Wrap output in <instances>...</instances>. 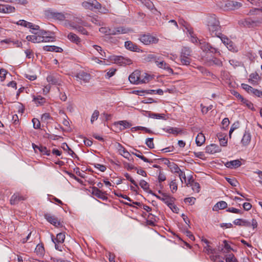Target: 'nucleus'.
<instances>
[{
	"label": "nucleus",
	"mask_w": 262,
	"mask_h": 262,
	"mask_svg": "<svg viewBox=\"0 0 262 262\" xmlns=\"http://www.w3.org/2000/svg\"><path fill=\"white\" fill-rule=\"evenodd\" d=\"M217 137L219 140L221 146H227V139L226 138V136H223L222 133H219L217 134Z\"/></svg>",
	"instance_id": "c85d7f7f"
},
{
	"label": "nucleus",
	"mask_w": 262,
	"mask_h": 262,
	"mask_svg": "<svg viewBox=\"0 0 262 262\" xmlns=\"http://www.w3.org/2000/svg\"><path fill=\"white\" fill-rule=\"evenodd\" d=\"M251 135L249 131L245 130L241 140V143L243 146H247L250 143Z\"/></svg>",
	"instance_id": "6ab92c4d"
},
{
	"label": "nucleus",
	"mask_w": 262,
	"mask_h": 262,
	"mask_svg": "<svg viewBox=\"0 0 262 262\" xmlns=\"http://www.w3.org/2000/svg\"><path fill=\"white\" fill-rule=\"evenodd\" d=\"M169 185H170V188L171 190L172 193H174V192H176L177 190L178 186L175 180L171 181Z\"/></svg>",
	"instance_id": "3c124183"
},
{
	"label": "nucleus",
	"mask_w": 262,
	"mask_h": 262,
	"mask_svg": "<svg viewBox=\"0 0 262 262\" xmlns=\"http://www.w3.org/2000/svg\"><path fill=\"white\" fill-rule=\"evenodd\" d=\"M120 154L126 159H129L130 154L124 148L120 149L119 150Z\"/></svg>",
	"instance_id": "6e6d98bb"
},
{
	"label": "nucleus",
	"mask_w": 262,
	"mask_h": 262,
	"mask_svg": "<svg viewBox=\"0 0 262 262\" xmlns=\"http://www.w3.org/2000/svg\"><path fill=\"white\" fill-rule=\"evenodd\" d=\"M63 49L61 48L54 45H50V52L61 53Z\"/></svg>",
	"instance_id": "8fccbe9b"
},
{
	"label": "nucleus",
	"mask_w": 262,
	"mask_h": 262,
	"mask_svg": "<svg viewBox=\"0 0 262 262\" xmlns=\"http://www.w3.org/2000/svg\"><path fill=\"white\" fill-rule=\"evenodd\" d=\"M15 9L14 7L8 5L0 4V12L4 13H10L14 12Z\"/></svg>",
	"instance_id": "aec40b11"
},
{
	"label": "nucleus",
	"mask_w": 262,
	"mask_h": 262,
	"mask_svg": "<svg viewBox=\"0 0 262 262\" xmlns=\"http://www.w3.org/2000/svg\"><path fill=\"white\" fill-rule=\"evenodd\" d=\"M124 176L126 178L127 180L129 181L134 185H135L136 187H138L137 183L135 182V181L130 176V175L126 173L124 174Z\"/></svg>",
	"instance_id": "338daca9"
},
{
	"label": "nucleus",
	"mask_w": 262,
	"mask_h": 262,
	"mask_svg": "<svg viewBox=\"0 0 262 262\" xmlns=\"http://www.w3.org/2000/svg\"><path fill=\"white\" fill-rule=\"evenodd\" d=\"M191 51L188 47H185L182 49L180 58L183 65L188 66L190 64L191 61Z\"/></svg>",
	"instance_id": "7ed1b4c3"
},
{
	"label": "nucleus",
	"mask_w": 262,
	"mask_h": 262,
	"mask_svg": "<svg viewBox=\"0 0 262 262\" xmlns=\"http://www.w3.org/2000/svg\"><path fill=\"white\" fill-rule=\"evenodd\" d=\"M238 127V122H236V123H233L231 128H230V129L229 130V136L230 138L231 137V134L232 133H233V132L236 129V128H237Z\"/></svg>",
	"instance_id": "0e129e2a"
},
{
	"label": "nucleus",
	"mask_w": 262,
	"mask_h": 262,
	"mask_svg": "<svg viewBox=\"0 0 262 262\" xmlns=\"http://www.w3.org/2000/svg\"><path fill=\"white\" fill-rule=\"evenodd\" d=\"M216 37L220 38L222 42L227 47L229 45V43L231 41L226 36L223 35L222 33L219 34Z\"/></svg>",
	"instance_id": "f704fd0d"
},
{
	"label": "nucleus",
	"mask_w": 262,
	"mask_h": 262,
	"mask_svg": "<svg viewBox=\"0 0 262 262\" xmlns=\"http://www.w3.org/2000/svg\"><path fill=\"white\" fill-rule=\"evenodd\" d=\"M118 123L119 125L123 126L122 129L126 128H129L132 126L131 123L126 120L120 121L118 122Z\"/></svg>",
	"instance_id": "de8ad7c7"
},
{
	"label": "nucleus",
	"mask_w": 262,
	"mask_h": 262,
	"mask_svg": "<svg viewBox=\"0 0 262 262\" xmlns=\"http://www.w3.org/2000/svg\"><path fill=\"white\" fill-rule=\"evenodd\" d=\"M160 57H157L154 54H149L146 57V60L147 61H154L156 63V61H159Z\"/></svg>",
	"instance_id": "37998d69"
},
{
	"label": "nucleus",
	"mask_w": 262,
	"mask_h": 262,
	"mask_svg": "<svg viewBox=\"0 0 262 262\" xmlns=\"http://www.w3.org/2000/svg\"><path fill=\"white\" fill-rule=\"evenodd\" d=\"M139 40L144 45L157 43L158 39L150 34H144L140 36Z\"/></svg>",
	"instance_id": "0eeeda50"
},
{
	"label": "nucleus",
	"mask_w": 262,
	"mask_h": 262,
	"mask_svg": "<svg viewBox=\"0 0 262 262\" xmlns=\"http://www.w3.org/2000/svg\"><path fill=\"white\" fill-rule=\"evenodd\" d=\"M242 87L244 90H245L248 93H251V94L252 93V92L254 89L252 86L249 85L248 84H245V83L242 84Z\"/></svg>",
	"instance_id": "49530a36"
},
{
	"label": "nucleus",
	"mask_w": 262,
	"mask_h": 262,
	"mask_svg": "<svg viewBox=\"0 0 262 262\" xmlns=\"http://www.w3.org/2000/svg\"><path fill=\"white\" fill-rule=\"evenodd\" d=\"M205 150L207 153L210 154H214L221 151V149L220 146L215 144H211L207 146L205 148Z\"/></svg>",
	"instance_id": "2eb2a0df"
},
{
	"label": "nucleus",
	"mask_w": 262,
	"mask_h": 262,
	"mask_svg": "<svg viewBox=\"0 0 262 262\" xmlns=\"http://www.w3.org/2000/svg\"><path fill=\"white\" fill-rule=\"evenodd\" d=\"M99 116V112L98 110H95L93 112L91 118V123H93L94 121L96 120Z\"/></svg>",
	"instance_id": "603ef678"
},
{
	"label": "nucleus",
	"mask_w": 262,
	"mask_h": 262,
	"mask_svg": "<svg viewBox=\"0 0 262 262\" xmlns=\"http://www.w3.org/2000/svg\"><path fill=\"white\" fill-rule=\"evenodd\" d=\"M111 31L112 29L107 27H101L99 29V31L101 33H103L106 35H111Z\"/></svg>",
	"instance_id": "a18cd8bd"
},
{
	"label": "nucleus",
	"mask_w": 262,
	"mask_h": 262,
	"mask_svg": "<svg viewBox=\"0 0 262 262\" xmlns=\"http://www.w3.org/2000/svg\"><path fill=\"white\" fill-rule=\"evenodd\" d=\"M211 62H212V64L216 65L219 67H221L223 65L222 61L217 58H213L211 61Z\"/></svg>",
	"instance_id": "e2e57ef3"
},
{
	"label": "nucleus",
	"mask_w": 262,
	"mask_h": 262,
	"mask_svg": "<svg viewBox=\"0 0 262 262\" xmlns=\"http://www.w3.org/2000/svg\"><path fill=\"white\" fill-rule=\"evenodd\" d=\"M226 47L228 49L229 51L233 53L237 52L238 51V47L236 46H235V43L232 41Z\"/></svg>",
	"instance_id": "4c0bfd02"
},
{
	"label": "nucleus",
	"mask_w": 262,
	"mask_h": 262,
	"mask_svg": "<svg viewBox=\"0 0 262 262\" xmlns=\"http://www.w3.org/2000/svg\"><path fill=\"white\" fill-rule=\"evenodd\" d=\"M132 31V30L129 28H125L123 27H117L114 29H112L111 35H117L120 34H126Z\"/></svg>",
	"instance_id": "dca6fc26"
},
{
	"label": "nucleus",
	"mask_w": 262,
	"mask_h": 262,
	"mask_svg": "<svg viewBox=\"0 0 262 262\" xmlns=\"http://www.w3.org/2000/svg\"><path fill=\"white\" fill-rule=\"evenodd\" d=\"M26 199V197L20 195L18 193H16L12 195L10 203L11 205H14L18 204L20 201L25 200Z\"/></svg>",
	"instance_id": "ddd939ff"
},
{
	"label": "nucleus",
	"mask_w": 262,
	"mask_h": 262,
	"mask_svg": "<svg viewBox=\"0 0 262 262\" xmlns=\"http://www.w3.org/2000/svg\"><path fill=\"white\" fill-rule=\"evenodd\" d=\"M115 62L122 64H130L132 63V60L129 58H125L123 56H113Z\"/></svg>",
	"instance_id": "4468645a"
},
{
	"label": "nucleus",
	"mask_w": 262,
	"mask_h": 262,
	"mask_svg": "<svg viewBox=\"0 0 262 262\" xmlns=\"http://www.w3.org/2000/svg\"><path fill=\"white\" fill-rule=\"evenodd\" d=\"M259 77L258 74L256 73H253L249 75V81L252 84H256L257 81L259 79Z\"/></svg>",
	"instance_id": "a878e982"
},
{
	"label": "nucleus",
	"mask_w": 262,
	"mask_h": 262,
	"mask_svg": "<svg viewBox=\"0 0 262 262\" xmlns=\"http://www.w3.org/2000/svg\"><path fill=\"white\" fill-rule=\"evenodd\" d=\"M226 7L231 10L238 9L242 6V4L236 1H229L225 4Z\"/></svg>",
	"instance_id": "9b49d317"
},
{
	"label": "nucleus",
	"mask_w": 262,
	"mask_h": 262,
	"mask_svg": "<svg viewBox=\"0 0 262 262\" xmlns=\"http://www.w3.org/2000/svg\"><path fill=\"white\" fill-rule=\"evenodd\" d=\"M163 129L165 132L169 134L177 135L179 133L178 129L176 127H168L166 128H164Z\"/></svg>",
	"instance_id": "e433bc0d"
},
{
	"label": "nucleus",
	"mask_w": 262,
	"mask_h": 262,
	"mask_svg": "<svg viewBox=\"0 0 262 262\" xmlns=\"http://www.w3.org/2000/svg\"><path fill=\"white\" fill-rule=\"evenodd\" d=\"M140 78L141 72L140 71L136 70L129 75L128 80L132 83L138 84H140V82H139Z\"/></svg>",
	"instance_id": "1a4fd4ad"
},
{
	"label": "nucleus",
	"mask_w": 262,
	"mask_h": 262,
	"mask_svg": "<svg viewBox=\"0 0 262 262\" xmlns=\"http://www.w3.org/2000/svg\"><path fill=\"white\" fill-rule=\"evenodd\" d=\"M154 139L152 138H147L146 140V144L149 148H154V144L153 142Z\"/></svg>",
	"instance_id": "4d7b16f0"
},
{
	"label": "nucleus",
	"mask_w": 262,
	"mask_h": 262,
	"mask_svg": "<svg viewBox=\"0 0 262 262\" xmlns=\"http://www.w3.org/2000/svg\"><path fill=\"white\" fill-rule=\"evenodd\" d=\"M187 29L188 32L189 33V34L191 35V40L193 43H195L197 42L198 38L196 37H195L193 36V33L191 29H189L188 28H186Z\"/></svg>",
	"instance_id": "69168bd1"
},
{
	"label": "nucleus",
	"mask_w": 262,
	"mask_h": 262,
	"mask_svg": "<svg viewBox=\"0 0 262 262\" xmlns=\"http://www.w3.org/2000/svg\"><path fill=\"white\" fill-rule=\"evenodd\" d=\"M65 235L62 233H58L56 235V238H53L55 241L56 242H59V243H63L64 241Z\"/></svg>",
	"instance_id": "ea45409f"
},
{
	"label": "nucleus",
	"mask_w": 262,
	"mask_h": 262,
	"mask_svg": "<svg viewBox=\"0 0 262 262\" xmlns=\"http://www.w3.org/2000/svg\"><path fill=\"white\" fill-rule=\"evenodd\" d=\"M125 47L130 51L134 52H138L139 51L138 46L133 43V42L130 41H126L125 42Z\"/></svg>",
	"instance_id": "4be33fe9"
},
{
	"label": "nucleus",
	"mask_w": 262,
	"mask_h": 262,
	"mask_svg": "<svg viewBox=\"0 0 262 262\" xmlns=\"http://www.w3.org/2000/svg\"><path fill=\"white\" fill-rule=\"evenodd\" d=\"M137 151L138 153H137V152L133 153V154L134 155H135L136 157H137L138 158L141 159V160H142L143 161H144L145 162L152 163V161L151 160H149L147 158H146V157H145L144 156L141 155L140 154L141 152L139 150H137Z\"/></svg>",
	"instance_id": "a19ab883"
},
{
	"label": "nucleus",
	"mask_w": 262,
	"mask_h": 262,
	"mask_svg": "<svg viewBox=\"0 0 262 262\" xmlns=\"http://www.w3.org/2000/svg\"><path fill=\"white\" fill-rule=\"evenodd\" d=\"M139 185L144 190L146 191L149 189V184L143 180L140 181Z\"/></svg>",
	"instance_id": "5fc2aeb1"
},
{
	"label": "nucleus",
	"mask_w": 262,
	"mask_h": 262,
	"mask_svg": "<svg viewBox=\"0 0 262 262\" xmlns=\"http://www.w3.org/2000/svg\"><path fill=\"white\" fill-rule=\"evenodd\" d=\"M92 193L98 198L101 199L102 200H106L107 199V197L105 195L106 193L102 192L97 187H94L92 188Z\"/></svg>",
	"instance_id": "f8f14e48"
},
{
	"label": "nucleus",
	"mask_w": 262,
	"mask_h": 262,
	"mask_svg": "<svg viewBox=\"0 0 262 262\" xmlns=\"http://www.w3.org/2000/svg\"><path fill=\"white\" fill-rule=\"evenodd\" d=\"M150 79V76L146 74V73H143V75L141 74V78H140V82L141 83H145L149 81Z\"/></svg>",
	"instance_id": "79ce46f5"
},
{
	"label": "nucleus",
	"mask_w": 262,
	"mask_h": 262,
	"mask_svg": "<svg viewBox=\"0 0 262 262\" xmlns=\"http://www.w3.org/2000/svg\"><path fill=\"white\" fill-rule=\"evenodd\" d=\"M227 207V204L225 201H220L217 203L213 207L214 210H217V209H224Z\"/></svg>",
	"instance_id": "cd10ccee"
},
{
	"label": "nucleus",
	"mask_w": 262,
	"mask_h": 262,
	"mask_svg": "<svg viewBox=\"0 0 262 262\" xmlns=\"http://www.w3.org/2000/svg\"><path fill=\"white\" fill-rule=\"evenodd\" d=\"M35 252L39 256H42L44 254V247L42 244H38L35 249Z\"/></svg>",
	"instance_id": "473e14b6"
},
{
	"label": "nucleus",
	"mask_w": 262,
	"mask_h": 262,
	"mask_svg": "<svg viewBox=\"0 0 262 262\" xmlns=\"http://www.w3.org/2000/svg\"><path fill=\"white\" fill-rule=\"evenodd\" d=\"M174 201L175 199L170 195L166 198H164V199H162V202L166 204L168 207L170 205H172V204L174 203Z\"/></svg>",
	"instance_id": "72a5a7b5"
},
{
	"label": "nucleus",
	"mask_w": 262,
	"mask_h": 262,
	"mask_svg": "<svg viewBox=\"0 0 262 262\" xmlns=\"http://www.w3.org/2000/svg\"><path fill=\"white\" fill-rule=\"evenodd\" d=\"M33 127L35 129L39 128L40 127V122L36 118H33L32 120Z\"/></svg>",
	"instance_id": "052dcab7"
},
{
	"label": "nucleus",
	"mask_w": 262,
	"mask_h": 262,
	"mask_svg": "<svg viewBox=\"0 0 262 262\" xmlns=\"http://www.w3.org/2000/svg\"><path fill=\"white\" fill-rule=\"evenodd\" d=\"M71 26L73 29H76L78 32H80L82 34H88L87 31L81 26H77L74 25V24H71Z\"/></svg>",
	"instance_id": "2f4dec72"
},
{
	"label": "nucleus",
	"mask_w": 262,
	"mask_h": 262,
	"mask_svg": "<svg viewBox=\"0 0 262 262\" xmlns=\"http://www.w3.org/2000/svg\"><path fill=\"white\" fill-rule=\"evenodd\" d=\"M142 3L144 4L148 9L150 10H157L151 1L150 0H141Z\"/></svg>",
	"instance_id": "7c9ffc66"
},
{
	"label": "nucleus",
	"mask_w": 262,
	"mask_h": 262,
	"mask_svg": "<svg viewBox=\"0 0 262 262\" xmlns=\"http://www.w3.org/2000/svg\"><path fill=\"white\" fill-rule=\"evenodd\" d=\"M49 119V113H45L42 115L41 118V121L42 127H43L44 125H46V127L48 128Z\"/></svg>",
	"instance_id": "c756f323"
},
{
	"label": "nucleus",
	"mask_w": 262,
	"mask_h": 262,
	"mask_svg": "<svg viewBox=\"0 0 262 262\" xmlns=\"http://www.w3.org/2000/svg\"><path fill=\"white\" fill-rule=\"evenodd\" d=\"M50 84H52V86H50V91H53L57 90L56 87H61L62 86L63 82L59 76H52L50 77Z\"/></svg>",
	"instance_id": "423d86ee"
},
{
	"label": "nucleus",
	"mask_w": 262,
	"mask_h": 262,
	"mask_svg": "<svg viewBox=\"0 0 262 262\" xmlns=\"http://www.w3.org/2000/svg\"><path fill=\"white\" fill-rule=\"evenodd\" d=\"M75 77L76 78L77 80H81L85 82H89L91 78L90 75L83 71L80 72L78 73H77Z\"/></svg>",
	"instance_id": "f3484780"
},
{
	"label": "nucleus",
	"mask_w": 262,
	"mask_h": 262,
	"mask_svg": "<svg viewBox=\"0 0 262 262\" xmlns=\"http://www.w3.org/2000/svg\"><path fill=\"white\" fill-rule=\"evenodd\" d=\"M92 10L94 9H99L101 8V4L96 1H93L91 2Z\"/></svg>",
	"instance_id": "bf43d9fd"
},
{
	"label": "nucleus",
	"mask_w": 262,
	"mask_h": 262,
	"mask_svg": "<svg viewBox=\"0 0 262 262\" xmlns=\"http://www.w3.org/2000/svg\"><path fill=\"white\" fill-rule=\"evenodd\" d=\"M33 101L37 105H41L46 102L45 98L42 97L40 95L37 96H33Z\"/></svg>",
	"instance_id": "393cba45"
},
{
	"label": "nucleus",
	"mask_w": 262,
	"mask_h": 262,
	"mask_svg": "<svg viewBox=\"0 0 262 262\" xmlns=\"http://www.w3.org/2000/svg\"><path fill=\"white\" fill-rule=\"evenodd\" d=\"M192 188L193 191L199 192L200 191V184L197 182H193L192 184Z\"/></svg>",
	"instance_id": "774afa93"
},
{
	"label": "nucleus",
	"mask_w": 262,
	"mask_h": 262,
	"mask_svg": "<svg viewBox=\"0 0 262 262\" xmlns=\"http://www.w3.org/2000/svg\"><path fill=\"white\" fill-rule=\"evenodd\" d=\"M68 39L73 42L78 44L80 42V39L75 34L70 33L68 35Z\"/></svg>",
	"instance_id": "bb28decb"
},
{
	"label": "nucleus",
	"mask_w": 262,
	"mask_h": 262,
	"mask_svg": "<svg viewBox=\"0 0 262 262\" xmlns=\"http://www.w3.org/2000/svg\"><path fill=\"white\" fill-rule=\"evenodd\" d=\"M227 181L232 186H236L238 184V182L235 180V178H226Z\"/></svg>",
	"instance_id": "680f3d73"
},
{
	"label": "nucleus",
	"mask_w": 262,
	"mask_h": 262,
	"mask_svg": "<svg viewBox=\"0 0 262 262\" xmlns=\"http://www.w3.org/2000/svg\"><path fill=\"white\" fill-rule=\"evenodd\" d=\"M51 238H52V241L54 244L55 249L59 251H62V246L61 244L62 243H59V242H56V241H55V239H53V235H52Z\"/></svg>",
	"instance_id": "09e8293b"
},
{
	"label": "nucleus",
	"mask_w": 262,
	"mask_h": 262,
	"mask_svg": "<svg viewBox=\"0 0 262 262\" xmlns=\"http://www.w3.org/2000/svg\"><path fill=\"white\" fill-rule=\"evenodd\" d=\"M233 223L238 226L249 227L252 226L253 229L257 228V223L255 219H253L251 222L244 219H237L234 221Z\"/></svg>",
	"instance_id": "39448f33"
},
{
	"label": "nucleus",
	"mask_w": 262,
	"mask_h": 262,
	"mask_svg": "<svg viewBox=\"0 0 262 262\" xmlns=\"http://www.w3.org/2000/svg\"><path fill=\"white\" fill-rule=\"evenodd\" d=\"M226 262H238L233 254H229L226 258Z\"/></svg>",
	"instance_id": "864d4df0"
},
{
	"label": "nucleus",
	"mask_w": 262,
	"mask_h": 262,
	"mask_svg": "<svg viewBox=\"0 0 262 262\" xmlns=\"http://www.w3.org/2000/svg\"><path fill=\"white\" fill-rule=\"evenodd\" d=\"M200 41V48L207 53H219L217 49L213 47L210 43L206 42Z\"/></svg>",
	"instance_id": "6e6552de"
},
{
	"label": "nucleus",
	"mask_w": 262,
	"mask_h": 262,
	"mask_svg": "<svg viewBox=\"0 0 262 262\" xmlns=\"http://www.w3.org/2000/svg\"><path fill=\"white\" fill-rule=\"evenodd\" d=\"M93 47L100 53V54L102 56L100 58L105 59L104 58H103V57H106L105 52L102 50V48L97 45H94Z\"/></svg>",
	"instance_id": "c03bdc74"
},
{
	"label": "nucleus",
	"mask_w": 262,
	"mask_h": 262,
	"mask_svg": "<svg viewBox=\"0 0 262 262\" xmlns=\"http://www.w3.org/2000/svg\"><path fill=\"white\" fill-rule=\"evenodd\" d=\"M156 65L161 69H162L166 71L167 73L169 74H173V70L170 67L169 65L166 63L163 60H162L161 58L159 61H156Z\"/></svg>",
	"instance_id": "9d476101"
},
{
	"label": "nucleus",
	"mask_w": 262,
	"mask_h": 262,
	"mask_svg": "<svg viewBox=\"0 0 262 262\" xmlns=\"http://www.w3.org/2000/svg\"><path fill=\"white\" fill-rule=\"evenodd\" d=\"M205 141V137L203 134L200 133L198 134L195 138V143L199 146H201Z\"/></svg>",
	"instance_id": "b1692460"
},
{
	"label": "nucleus",
	"mask_w": 262,
	"mask_h": 262,
	"mask_svg": "<svg viewBox=\"0 0 262 262\" xmlns=\"http://www.w3.org/2000/svg\"><path fill=\"white\" fill-rule=\"evenodd\" d=\"M56 88V90L59 94V97L60 100L65 101L67 100V97L64 92H63V93H62V88L61 87L60 88L59 86H57Z\"/></svg>",
	"instance_id": "58836bf2"
},
{
	"label": "nucleus",
	"mask_w": 262,
	"mask_h": 262,
	"mask_svg": "<svg viewBox=\"0 0 262 262\" xmlns=\"http://www.w3.org/2000/svg\"><path fill=\"white\" fill-rule=\"evenodd\" d=\"M58 20H63L66 18L64 14L62 13L50 11V18Z\"/></svg>",
	"instance_id": "412c9836"
},
{
	"label": "nucleus",
	"mask_w": 262,
	"mask_h": 262,
	"mask_svg": "<svg viewBox=\"0 0 262 262\" xmlns=\"http://www.w3.org/2000/svg\"><path fill=\"white\" fill-rule=\"evenodd\" d=\"M50 224H52L57 228H61L63 226L62 222H61L60 220L54 216H50Z\"/></svg>",
	"instance_id": "5701e85b"
},
{
	"label": "nucleus",
	"mask_w": 262,
	"mask_h": 262,
	"mask_svg": "<svg viewBox=\"0 0 262 262\" xmlns=\"http://www.w3.org/2000/svg\"><path fill=\"white\" fill-rule=\"evenodd\" d=\"M241 165H242V163H241V161L239 160H232L231 161L227 162L225 164V165L227 168H231V169L237 168L239 167V166H241Z\"/></svg>",
	"instance_id": "a211bd4d"
},
{
	"label": "nucleus",
	"mask_w": 262,
	"mask_h": 262,
	"mask_svg": "<svg viewBox=\"0 0 262 262\" xmlns=\"http://www.w3.org/2000/svg\"><path fill=\"white\" fill-rule=\"evenodd\" d=\"M168 166L170 168L172 172L178 173L181 171V169L178 167V166L173 162L169 163Z\"/></svg>",
	"instance_id": "c9c22d12"
},
{
	"label": "nucleus",
	"mask_w": 262,
	"mask_h": 262,
	"mask_svg": "<svg viewBox=\"0 0 262 262\" xmlns=\"http://www.w3.org/2000/svg\"><path fill=\"white\" fill-rule=\"evenodd\" d=\"M39 151L43 155H49V151L46 147L40 145L39 147Z\"/></svg>",
	"instance_id": "13d9d810"
},
{
	"label": "nucleus",
	"mask_w": 262,
	"mask_h": 262,
	"mask_svg": "<svg viewBox=\"0 0 262 262\" xmlns=\"http://www.w3.org/2000/svg\"><path fill=\"white\" fill-rule=\"evenodd\" d=\"M208 29L212 36H216L220 34L221 27L219 20L214 14L208 15L207 17Z\"/></svg>",
	"instance_id": "f257e3e1"
},
{
	"label": "nucleus",
	"mask_w": 262,
	"mask_h": 262,
	"mask_svg": "<svg viewBox=\"0 0 262 262\" xmlns=\"http://www.w3.org/2000/svg\"><path fill=\"white\" fill-rule=\"evenodd\" d=\"M26 39L29 41H31L33 43L47 42L49 41V36L47 35V32H45L42 36L39 35H28L26 37Z\"/></svg>",
	"instance_id": "20e7f679"
},
{
	"label": "nucleus",
	"mask_w": 262,
	"mask_h": 262,
	"mask_svg": "<svg viewBox=\"0 0 262 262\" xmlns=\"http://www.w3.org/2000/svg\"><path fill=\"white\" fill-rule=\"evenodd\" d=\"M240 25L248 28H254L262 24V17H247L239 21Z\"/></svg>",
	"instance_id": "f03ea898"
}]
</instances>
